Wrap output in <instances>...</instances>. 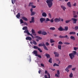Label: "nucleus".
<instances>
[{
  "label": "nucleus",
  "mask_w": 78,
  "mask_h": 78,
  "mask_svg": "<svg viewBox=\"0 0 78 78\" xmlns=\"http://www.w3.org/2000/svg\"><path fill=\"white\" fill-rule=\"evenodd\" d=\"M23 30H27V27H25L23 28Z\"/></svg>",
  "instance_id": "35"
},
{
  "label": "nucleus",
  "mask_w": 78,
  "mask_h": 78,
  "mask_svg": "<svg viewBox=\"0 0 78 78\" xmlns=\"http://www.w3.org/2000/svg\"><path fill=\"white\" fill-rule=\"evenodd\" d=\"M73 16L76 15V11H73Z\"/></svg>",
  "instance_id": "46"
},
{
  "label": "nucleus",
  "mask_w": 78,
  "mask_h": 78,
  "mask_svg": "<svg viewBox=\"0 0 78 78\" xmlns=\"http://www.w3.org/2000/svg\"><path fill=\"white\" fill-rule=\"evenodd\" d=\"M72 65H69V66H68V67H67L68 69H69L70 68H72Z\"/></svg>",
  "instance_id": "37"
},
{
  "label": "nucleus",
  "mask_w": 78,
  "mask_h": 78,
  "mask_svg": "<svg viewBox=\"0 0 78 78\" xmlns=\"http://www.w3.org/2000/svg\"><path fill=\"white\" fill-rule=\"evenodd\" d=\"M52 59L51 58H50V59L48 60L49 62H50V63H52Z\"/></svg>",
  "instance_id": "33"
},
{
  "label": "nucleus",
  "mask_w": 78,
  "mask_h": 78,
  "mask_svg": "<svg viewBox=\"0 0 78 78\" xmlns=\"http://www.w3.org/2000/svg\"><path fill=\"white\" fill-rule=\"evenodd\" d=\"M71 20L73 21V23L75 24L76 23V22H77V19L72 18H71Z\"/></svg>",
  "instance_id": "3"
},
{
  "label": "nucleus",
  "mask_w": 78,
  "mask_h": 78,
  "mask_svg": "<svg viewBox=\"0 0 78 78\" xmlns=\"http://www.w3.org/2000/svg\"><path fill=\"white\" fill-rule=\"evenodd\" d=\"M60 21V19H58L57 18H55L54 19V21L55 22H59Z\"/></svg>",
  "instance_id": "10"
},
{
  "label": "nucleus",
  "mask_w": 78,
  "mask_h": 78,
  "mask_svg": "<svg viewBox=\"0 0 78 78\" xmlns=\"http://www.w3.org/2000/svg\"><path fill=\"white\" fill-rule=\"evenodd\" d=\"M53 0H47L46 2L47 4L48 7L50 8L53 6Z\"/></svg>",
  "instance_id": "1"
},
{
  "label": "nucleus",
  "mask_w": 78,
  "mask_h": 78,
  "mask_svg": "<svg viewBox=\"0 0 78 78\" xmlns=\"http://www.w3.org/2000/svg\"><path fill=\"white\" fill-rule=\"evenodd\" d=\"M46 56L47 58H50V55L48 54H46Z\"/></svg>",
  "instance_id": "29"
},
{
  "label": "nucleus",
  "mask_w": 78,
  "mask_h": 78,
  "mask_svg": "<svg viewBox=\"0 0 78 78\" xmlns=\"http://www.w3.org/2000/svg\"><path fill=\"white\" fill-rule=\"evenodd\" d=\"M44 45H45V44L44 43L39 44H38V46H39V47H44Z\"/></svg>",
  "instance_id": "14"
},
{
  "label": "nucleus",
  "mask_w": 78,
  "mask_h": 78,
  "mask_svg": "<svg viewBox=\"0 0 78 78\" xmlns=\"http://www.w3.org/2000/svg\"><path fill=\"white\" fill-rule=\"evenodd\" d=\"M46 46H48V45H49V43H48V42H46Z\"/></svg>",
  "instance_id": "59"
},
{
  "label": "nucleus",
  "mask_w": 78,
  "mask_h": 78,
  "mask_svg": "<svg viewBox=\"0 0 78 78\" xmlns=\"http://www.w3.org/2000/svg\"><path fill=\"white\" fill-rule=\"evenodd\" d=\"M47 13H45V12H43L42 13V16L43 17H47Z\"/></svg>",
  "instance_id": "13"
},
{
  "label": "nucleus",
  "mask_w": 78,
  "mask_h": 78,
  "mask_svg": "<svg viewBox=\"0 0 78 78\" xmlns=\"http://www.w3.org/2000/svg\"><path fill=\"white\" fill-rule=\"evenodd\" d=\"M48 16L50 18H51V14H50V13H49L48 14Z\"/></svg>",
  "instance_id": "60"
},
{
  "label": "nucleus",
  "mask_w": 78,
  "mask_h": 78,
  "mask_svg": "<svg viewBox=\"0 0 78 78\" xmlns=\"http://www.w3.org/2000/svg\"><path fill=\"white\" fill-rule=\"evenodd\" d=\"M71 21V20H66L65 22L66 23H69V22Z\"/></svg>",
  "instance_id": "32"
},
{
  "label": "nucleus",
  "mask_w": 78,
  "mask_h": 78,
  "mask_svg": "<svg viewBox=\"0 0 78 78\" xmlns=\"http://www.w3.org/2000/svg\"><path fill=\"white\" fill-rule=\"evenodd\" d=\"M64 37H64H66V38H67V39H69V37H68V36L67 35L65 36H63Z\"/></svg>",
  "instance_id": "50"
},
{
  "label": "nucleus",
  "mask_w": 78,
  "mask_h": 78,
  "mask_svg": "<svg viewBox=\"0 0 78 78\" xmlns=\"http://www.w3.org/2000/svg\"><path fill=\"white\" fill-rule=\"evenodd\" d=\"M33 9L31 8L30 9V12H31V16H34L36 14V12L33 11Z\"/></svg>",
  "instance_id": "4"
},
{
  "label": "nucleus",
  "mask_w": 78,
  "mask_h": 78,
  "mask_svg": "<svg viewBox=\"0 0 78 78\" xmlns=\"http://www.w3.org/2000/svg\"><path fill=\"white\" fill-rule=\"evenodd\" d=\"M59 37L60 38H64V36H62L61 35H60L59 36Z\"/></svg>",
  "instance_id": "61"
},
{
  "label": "nucleus",
  "mask_w": 78,
  "mask_h": 78,
  "mask_svg": "<svg viewBox=\"0 0 78 78\" xmlns=\"http://www.w3.org/2000/svg\"><path fill=\"white\" fill-rule=\"evenodd\" d=\"M40 22L41 23H43V22H44L45 20V19L43 18H40Z\"/></svg>",
  "instance_id": "9"
},
{
  "label": "nucleus",
  "mask_w": 78,
  "mask_h": 78,
  "mask_svg": "<svg viewBox=\"0 0 78 78\" xmlns=\"http://www.w3.org/2000/svg\"><path fill=\"white\" fill-rule=\"evenodd\" d=\"M41 66L43 67H44V65L43 63H41Z\"/></svg>",
  "instance_id": "54"
},
{
  "label": "nucleus",
  "mask_w": 78,
  "mask_h": 78,
  "mask_svg": "<svg viewBox=\"0 0 78 78\" xmlns=\"http://www.w3.org/2000/svg\"><path fill=\"white\" fill-rule=\"evenodd\" d=\"M30 36H31V37H32L33 39H34V37L33 36V35H32V34H31L30 33Z\"/></svg>",
  "instance_id": "56"
},
{
  "label": "nucleus",
  "mask_w": 78,
  "mask_h": 78,
  "mask_svg": "<svg viewBox=\"0 0 78 78\" xmlns=\"http://www.w3.org/2000/svg\"><path fill=\"white\" fill-rule=\"evenodd\" d=\"M26 40H29V41H31V39H32V38H31V37H27L26 38Z\"/></svg>",
  "instance_id": "15"
},
{
  "label": "nucleus",
  "mask_w": 78,
  "mask_h": 78,
  "mask_svg": "<svg viewBox=\"0 0 78 78\" xmlns=\"http://www.w3.org/2000/svg\"><path fill=\"white\" fill-rule=\"evenodd\" d=\"M55 41H54V40L53 39H50V42L51 43H54Z\"/></svg>",
  "instance_id": "24"
},
{
  "label": "nucleus",
  "mask_w": 78,
  "mask_h": 78,
  "mask_svg": "<svg viewBox=\"0 0 78 78\" xmlns=\"http://www.w3.org/2000/svg\"><path fill=\"white\" fill-rule=\"evenodd\" d=\"M76 34V33L75 32H71L69 33V34Z\"/></svg>",
  "instance_id": "28"
},
{
  "label": "nucleus",
  "mask_w": 78,
  "mask_h": 78,
  "mask_svg": "<svg viewBox=\"0 0 78 78\" xmlns=\"http://www.w3.org/2000/svg\"><path fill=\"white\" fill-rule=\"evenodd\" d=\"M50 22H51V23H53V22H54V20L51 19L50 20Z\"/></svg>",
  "instance_id": "53"
},
{
  "label": "nucleus",
  "mask_w": 78,
  "mask_h": 78,
  "mask_svg": "<svg viewBox=\"0 0 78 78\" xmlns=\"http://www.w3.org/2000/svg\"><path fill=\"white\" fill-rule=\"evenodd\" d=\"M69 78H73V73H71L69 75Z\"/></svg>",
  "instance_id": "26"
},
{
  "label": "nucleus",
  "mask_w": 78,
  "mask_h": 78,
  "mask_svg": "<svg viewBox=\"0 0 78 78\" xmlns=\"http://www.w3.org/2000/svg\"><path fill=\"white\" fill-rule=\"evenodd\" d=\"M76 54V52L75 51H73L72 53L69 54V56L71 59H73L75 58V55Z\"/></svg>",
  "instance_id": "2"
},
{
  "label": "nucleus",
  "mask_w": 78,
  "mask_h": 78,
  "mask_svg": "<svg viewBox=\"0 0 78 78\" xmlns=\"http://www.w3.org/2000/svg\"><path fill=\"white\" fill-rule=\"evenodd\" d=\"M34 22V18L33 17L31 18V21H30V23H32Z\"/></svg>",
  "instance_id": "12"
},
{
  "label": "nucleus",
  "mask_w": 78,
  "mask_h": 78,
  "mask_svg": "<svg viewBox=\"0 0 78 78\" xmlns=\"http://www.w3.org/2000/svg\"><path fill=\"white\" fill-rule=\"evenodd\" d=\"M69 69L67 67L65 69V70H66L67 72H69Z\"/></svg>",
  "instance_id": "31"
},
{
  "label": "nucleus",
  "mask_w": 78,
  "mask_h": 78,
  "mask_svg": "<svg viewBox=\"0 0 78 78\" xmlns=\"http://www.w3.org/2000/svg\"><path fill=\"white\" fill-rule=\"evenodd\" d=\"M67 5L69 7V8H72V5H71V3L70 2H68L67 3Z\"/></svg>",
  "instance_id": "7"
},
{
  "label": "nucleus",
  "mask_w": 78,
  "mask_h": 78,
  "mask_svg": "<svg viewBox=\"0 0 78 78\" xmlns=\"http://www.w3.org/2000/svg\"><path fill=\"white\" fill-rule=\"evenodd\" d=\"M34 49H37L38 50V48H38V47H37V46H34Z\"/></svg>",
  "instance_id": "45"
},
{
  "label": "nucleus",
  "mask_w": 78,
  "mask_h": 78,
  "mask_svg": "<svg viewBox=\"0 0 78 78\" xmlns=\"http://www.w3.org/2000/svg\"><path fill=\"white\" fill-rule=\"evenodd\" d=\"M49 21H50V20L48 18H46V22H49Z\"/></svg>",
  "instance_id": "34"
},
{
  "label": "nucleus",
  "mask_w": 78,
  "mask_h": 78,
  "mask_svg": "<svg viewBox=\"0 0 78 78\" xmlns=\"http://www.w3.org/2000/svg\"><path fill=\"white\" fill-rule=\"evenodd\" d=\"M65 31H67V30H68V27H65Z\"/></svg>",
  "instance_id": "43"
},
{
  "label": "nucleus",
  "mask_w": 78,
  "mask_h": 78,
  "mask_svg": "<svg viewBox=\"0 0 78 78\" xmlns=\"http://www.w3.org/2000/svg\"><path fill=\"white\" fill-rule=\"evenodd\" d=\"M32 53H34V55H35L36 56V55H37L38 54H37V51H34Z\"/></svg>",
  "instance_id": "17"
},
{
  "label": "nucleus",
  "mask_w": 78,
  "mask_h": 78,
  "mask_svg": "<svg viewBox=\"0 0 78 78\" xmlns=\"http://www.w3.org/2000/svg\"><path fill=\"white\" fill-rule=\"evenodd\" d=\"M73 17L74 18H77L78 17V15H73Z\"/></svg>",
  "instance_id": "41"
},
{
  "label": "nucleus",
  "mask_w": 78,
  "mask_h": 78,
  "mask_svg": "<svg viewBox=\"0 0 78 78\" xmlns=\"http://www.w3.org/2000/svg\"><path fill=\"white\" fill-rule=\"evenodd\" d=\"M36 7V5H32L31 8H35Z\"/></svg>",
  "instance_id": "40"
},
{
  "label": "nucleus",
  "mask_w": 78,
  "mask_h": 78,
  "mask_svg": "<svg viewBox=\"0 0 78 78\" xmlns=\"http://www.w3.org/2000/svg\"><path fill=\"white\" fill-rule=\"evenodd\" d=\"M70 44V43L67 42H65L64 43V44H66V45H69Z\"/></svg>",
  "instance_id": "44"
},
{
  "label": "nucleus",
  "mask_w": 78,
  "mask_h": 78,
  "mask_svg": "<svg viewBox=\"0 0 78 78\" xmlns=\"http://www.w3.org/2000/svg\"><path fill=\"white\" fill-rule=\"evenodd\" d=\"M24 32L25 33H27L28 35H30V32H29L28 30H25Z\"/></svg>",
  "instance_id": "16"
},
{
  "label": "nucleus",
  "mask_w": 78,
  "mask_h": 78,
  "mask_svg": "<svg viewBox=\"0 0 78 78\" xmlns=\"http://www.w3.org/2000/svg\"><path fill=\"white\" fill-rule=\"evenodd\" d=\"M57 74H58V75H59V73H59V70H58L57 71Z\"/></svg>",
  "instance_id": "57"
},
{
  "label": "nucleus",
  "mask_w": 78,
  "mask_h": 78,
  "mask_svg": "<svg viewBox=\"0 0 78 78\" xmlns=\"http://www.w3.org/2000/svg\"><path fill=\"white\" fill-rule=\"evenodd\" d=\"M58 30H59V31H62L63 29H62V27H60L58 29Z\"/></svg>",
  "instance_id": "30"
},
{
  "label": "nucleus",
  "mask_w": 78,
  "mask_h": 78,
  "mask_svg": "<svg viewBox=\"0 0 78 78\" xmlns=\"http://www.w3.org/2000/svg\"><path fill=\"white\" fill-rule=\"evenodd\" d=\"M24 25H28V24L27 23L24 22Z\"/></svg>",
  "instance_id": "62"
},
{
  "label": "nucleus",
  "mask_w": 78,
  "mask_h": 78,
  "mask_svg": "<svg viewBox=\"0 0 78 78\" xmlns=\"http://www.w3.org/2000/svg\"><path fill=\"white\" fill-rule=\"evenodd\" d=\"M73 6H76V3L74 2L72 5Z\"/></svg>",
  "instance_id": "39"
},
{
  "label": "nucleus",
  "mask_w": 78,
  "mask_h": 78,
  "mask_svg": "<svg viewBox=\"0 0 78 78\" xmlns=\"http://www.w3.org/2000/svg\"><path fill=\"white\" fill-rule=\"evenodd\" d=\"M34 4V3H33V2H31L29 3V4L28 5L29 6H32V5H33Z\"/></svg>",
  "instance_id": "21"
},
{
  "label": "nucleus",
  "mask_w": 78,
  "mask_h": 78,
  "mask_svg": "<svg viewBox=\"0 0 78 78\" xmlns=\"http://www.w3.org/2000/svg\"><path fill=\"white\" fill-rule=\"evenodd\" d=\"M61 8L63 11H66V7L64 6L61 5Z\"/></svg>",
  "instance_id": "11"
},
{
  "label": "nucleus",
  "mask_w": 78,
  "mask_h": 78,
  "mask_svg": "<svg viewBox=\"0 0 78 78\" xmlns=\"http://www.w3.org/2000/svg\"><path fill=\"white\" fill-rule=\"evenodd\" d=\"M48 77H47V75H45L44 76L45 78H50V74H49V73H48Z\"/></svg>",
  "instance_id": "19"
},
{
  "label": "nucleus",
  "mask_w": 78,
  "mask_h": 78,
  "mask_svg": "<svg viewBox=\"0 0 78 78\" xmlns=\"http://www.w3.org/2000/svg\"><path fill=\"white\" fill-rule=\"evenodd\" d=\"M55 76H56L57 77H59V75H58V74H56L55 75Z\"/></svg>",
  "instance_id": "63"
},
{
  "label": "nucleus",
  "mask_w": 78,
  "mask_h": 78,
  "mask_svg": "<svg viewBox=\"0 0 78 78\" xmlns=\"http://www.w3.org/2000/svg\"><path fill=\"white\" fill-rule=\"evenodd\" d=\"M58 48L59 50H61V45H58Z\"/></svg>",
  "instance_id": "36"
},
{
  "label": "nucleus",
  "mask_w": 78,
  "mask_h": 78,
  "mask_svg": "<svg viewBox=\"0 0 78 78\" xmlns=\"http://www.w3.org/2000/svg\"><path fill=\"white\" fill-rule=\"evenodd\" d=\"M33 44H34V45H36L37 44V43L35 41H33Z\"/></svg>",
  "instance_id": "49"
},
{
  "label": "nucleus",
  "mask_w": 78,
  "mask_h": 78,
  "mask_svg": "<svg viewBox=\"0 0 78 78\" xmlns=\"http://www.w3.org/2000/svg\"><path fill=\"white\" fill-rule=\"evenodd\" d=\"M58 44H60L61 45V44H62V43L61 41H59V42H58Z\"/></svg>",
  "instance_id": "58"
},
{
  "label": "nucleus",
  "mask_w": 78,
  "mask_h": 78,
  "mask_svg": "<svg viewBox=\"0 0 78 78\" xmlns=\"http://www.w3.org/2000/svg\"><path fill=\"white\" fill-rule=\"evenodd\" d=\"M43 47L44 50H48V48H47V47H46V46H45V44H44V46Z\"/></svg>",
  "instance_id": "27"
},
{
  "label": "nucleus",
  "mask_w": 78,
  "mask_h": 78,
  "mask_svg": "<svg viewBox=\"0 0 78 78\" xmlns=\"http://www.w3.org/2000/svg\"><path fill=\"white\" fill-rule=\"evenodd\" d=\"M31 32L32 34L34 35V36H36V35H37V34L36 33L35 30L33 29H32Z\"/></svg>",
  "instance_id": "5"
},
{
  "label": "nucleus",
  "mask_w": 78,
  "mask_h": 78,
  "mask_svg": "<svg viewBox=\"0 0 78 78\" xmlns=\"http://www.w3.org/2000/svg\"><path fill=\"white\" fill-rule=\"evenodd\" d=\"M49 29L50 30H52L53 31H54V30H55V28L54 27H51L49 28Z\"/></svg>",
  "instance_id": "23"
},
{
  "label": "nucleus",
  "mask_w": 78,
  "mask_h": 78,
  "mask_svg": "<svg viewBox=\"0 0 78 78\" xmlns=\"http://www.w3.org/2000/svg\"><path fill=\"white\" fill-rule=\"evenodd\" d=\"M75 28L76 29V30H78V26L75 27Z\"/></svg>",
  "instance_id": "64"
},
{
  "label": "nucleus",
  "mask_w": 78,
  "mask_h": 78,
  "mask_svg": "<svg viewBox=\"0 0 78 78\" xmlns=\"http://www.w3.org/2000/svg\"><path fill=\"white\" fill-rule=\"evenodd\" d=\"M72 70H73V71H75V70H76V68H73L72 69Z\"/></svg>",
  "instance_id": "55"
},
{
  "label": "nucleus",
  "mask_w": 78,
  "mask_h": 78,
  "mask_svg": "<svg viewBox=\"0 0 78 78\" xmlns=\"http://www.w3.org/2000/svg\"><path fill=\"white\" fill-rule=\"evenodd\" d=\"M41 34H42L43 35H47V32H46V31H42L41 32Z\"/></svg>",
  "instance_id": "8"
},
{
  "label": "nucleus",
  "mask_w": 78,
  "mask_h": 78,
  "mask_svg": "<svg viewBox=\"0 0 78 78\" xmlns=\"http://www.w3.org/2000/svg\"><path fill=\"white\" fill-rule=\"evenodd\" d=\"M37 33L38 34H42V31H41V30H40L39 31H38Z\"/></svg>",
  "instance_id": "51"
},
{
  "label": "nucleus",
  "mask_w": 78,
  "mask_h": 78,
  "mask_svg": "<svg viewBox=\"0 0 78 78\" xmlns=\"http://www.w3.org/2000/svg\"><path fill=\"white\" fill-rule=\"evenodd\" d=\"M12 4H14L15 3V0H12Z\"/></svg>",
  "instance_id": "52"
},
{
  "label": "nucleus",
  "mask_w": 78,
  "mask_h": 78,
  "mask_svg": "<svg viewBox=\"0 0 78 78\" xmlns=\"http://www.w3.org/2000/svg\"><path fill=\"white\" fill-rule=\"evenodd\" d=\"M35 37H36V38H37L38 39H39V40H41V39H42V37H39L38 36H36L35 37H34V38H35Z\"/></svg>",
  "instance_id": "22"
},
{
  "label": "nucleus",
  "mask_w": 78,
  "mask_h": 78,
  "mask_svg": "<svg viewBox=\"0 0 78 78\" xmlns=\"http://www.w3.org/2000/svg\"><path fill=\"white\" fill-rule=\"evenodd\" d=\"M16 16L17 17V18L18 19H19V17H20V13H18V14Z\"/></svg>",
  "instance_id": "20"
},
{
  "label": "nucleus",
  "mask_w": 78,
  "mask_h": 78,
  "mask_svg": "<svg viewBox=\"0 0 78 78\" xmlns=\"http://www.w3.org/2000/svg\"><path fill=\"white\" fill-rule=\"evenodd\" d=\"M20 24H22V23H23V20L22 19L20 20Z\"/></svg>",
  "instance_id": "42"
},
{
  "label": "nucleus",
  "mask_w": 78,
  "mask_h": 78,
  "mask_svg": "<svg viewBox=\"0 0 78 78\" xmlns=\"http://www.w3.org/2000/svg\"><path fill=\"white\" fill-rule=\"evenodd\" d=\"M54 55H55V57H57L58 58L59 56V54L58 52H54Z\"/></svg>",
  "instance_id": "6"
},
{
  "label": "nucleus",
  "mask_w": 78,
  "mask_h": 78,
  "mask_svg": "<svg viewBox=\"0 0 78 78\" xmlns=\"http://www.w3.org/2000/svg\"><path fill=\"white\" fill-rule=\"evenodd\" d=\"M36 56H38V58H42V57L41 56V55H39L38 54H37V55H36Z\"/></svg>",
  "instance_id": "38"
},
{
  "label": "nucleus",
  "mask_w": 78,
  "mask_h": 78,
  "mask_svg": "<svg viewBox=\"0 0 78 78\" xmlns=\"http://www.w3.org/2000/svg\"><path fill=\"white\" fill-rule=\"evenodd\" d=\"M73 49H74V50L75 51H76L77 50V47H74Z\"/></svg>",
  "instance_id": "47"
},
{
  "label": "nucleus",
  "mask_w": 78,
  "mask_h": 78,
  "mask_svg": "<svg viewBox=\"0 0 78 78\" xmlns=\"http://www.w3.org/2000/svg\"><path fill=\"white\" fill-rule=\"evenodd\" d=\"M70 38L71 39H72V40H73L74 41V40H75V38L74 36H71Z\"/></svg>",
  "instance_id": "25"
},
{
  "label": "nucleus",
  "mask_w": 78,
  "mask_h": 78,
  "mask_svg": "<svg viewBox=\"0 0 78 78\" xmlns=\"http://www.w3.org/2000/svg\"><path fill=\"white\" fill-rule=\"evenodd\" d=\"M38 50H39V51H40V52H42V50L39 48L38 49Z\"/></svg>",
  "instance_id": "48"
},
{
  "label": "nucleus",
  "mask_w": 78,
  "mask_h": 78,
  "mask_svg": "<svg viewBox=\"0 0 78 78\" xmlns=\"http://www.w3.org/2000/svg\"><path fill=\"white\" fill-rule=\"evenodd\" d=\"M22 18L23 19V20H25V21H28V19H27V18L23 16Z\"/></svg>",
  "instance_id": "18"
}]
</instances>
